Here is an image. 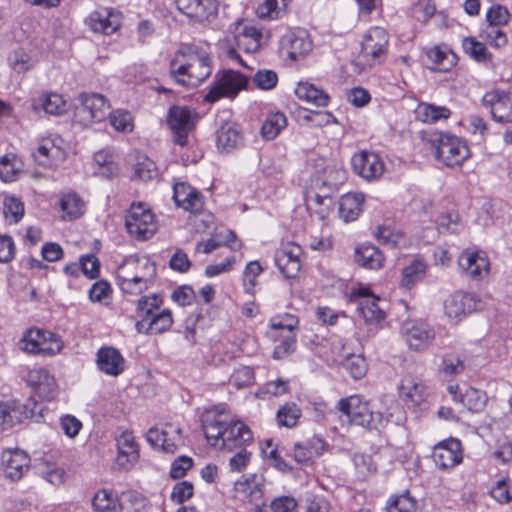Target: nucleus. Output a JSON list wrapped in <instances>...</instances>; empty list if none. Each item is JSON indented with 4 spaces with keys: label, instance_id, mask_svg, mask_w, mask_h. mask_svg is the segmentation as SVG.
I'll return each mask as SVG.
<instances>
[{
    "label": "nucleus",
    "instance_id": "8",
    "mask_svg": "<svg viewBox=\"0 0 512 512\" xmlns=\"http://www.w3.org/2000/svg\"><path fill=\"white\" fill-rule=\"evenodd\" d=\"M389 35L381 27H372L365 34L360 56L369 65L382 63L387 55Z\"/></svg>",
    "mask_w": 512,
    "mask_h": 512
},
{
    "label": "nucleus",
    "instance_id": "17",
    "mask_svg": "<svg viewBox=\"0 0 512 512\" xmlns=\"http://www.w3.org/2000/svg\"><path fill=\"white\" fill-rule=\"evenodd\" d=\"M461 271L473 280H480L489 272V259L484 252L465 250L458 258Z\"/></svg>",
    "mask_w": 512,
    "mask_h": 512
},
{
    "label": "nucleus",
    "instance_id": "35",
    "mask_svg": "<svg viewBox=\"0 0 512 512\" xmlns=\"http://www.w3.org/2000/svg\"><path fill=\"white\" fill-rule=\"evenodd\" d=\"M24 163L16 154L8 153L0 158V179L3 182L16 181L23 172Z\"/></svg>",
    "mask_w": 512,
    "mask_h": 512
},
{
    "label": "nucleus",
    "instance_id": "62",
    "mask_svg": "<svg viewBox=\"0 0 512 512\" xmlns=\"http://www.w3.org/2000/svg\"><path fill=\"white\" fill-rule=\"evenodd\" d=\"M510 13L508 10L500 5L494 4L486 13V21L490 27H499L506 25L509 21Z\"/></svg>",
    "mask_w": 512,
    "mask_h": 512
},
{
    "label": "nucleus",
    "instance_id": "64",
    "mask_svg": "<svg viewBox=\"0 0 512 512\" xmlns=\"http://www.w3.org/2000/svg\"><path fill=\"white\" fill-rule=\"evenodd\" d=\"M262 267L258 261H250L243 273V284L247 293H252L256 286V279L261 274Z\"/></svg>",
    "mask_w": 512,
    "mask_h": 512
},
{
    "label": "nucleus",
    "instance_id": "42",
    "mask_svg": "<svg viewBox=\"0 0 512 512\" xmlns=\"http://www.w3.org/2000/svg\"><path fill=\"white\" fill-rule=\"evenodd\" d=\"M92 506L95 512H119L121 508L117 495L107 489L96 492L92 500Z\"/></svg>",
    "mask_w": 512,
    "mask_h": 512
},
{
    "label": "nucleus",
    "instance_id": "46",
    "mask_svg": "<svg viewBox=\"0 0 512 512\" xmlns=\"http://www.w3.org/2000/svg\"><path fill=\"white\" fill-rule=\"evenodd\" d=\"M427 265L421 259H414L402 270L401 286L411 288L420 281L426 273Z\"/></svg>",
    "mask_w": 512,
    "mask_h": 512
},
{
    "label": "nucleus",
    "instance_id": "19",
    "mask_svg": "<svg viewBox=\"0 0 512 512\" xmlns=\"http://www.w3.org/2000/svg\"><path fill=\"white\" fill-rule=\"evenodd\" d=\"M25 380L27 385L42 399L51 400L55 397L57 384L47 369L34 367L28 371Z\"/></svg>",
    "mask_w": 512,
    "mask_h": 512
},
{
    "label": "nucleus",
    "instance_id": "52",
    "mask_svg": "<svg viewBox=\"0 0 512 512\" xmlns=\"http://www.w3.org/2000/svg\"><path fill=\"white\" fill-rule=\"evenodd\" d=\"M262 39V33L252 25H245L241 34L237 37L238 46H244L245 40H250L249 45L245 46L248 52H255L259 49Z\"/></svg>",
    "mask_w": 512,
    "mask_h": 512
},
{
    "label": "nucleus",
    "instance_id": "45",
    "mask_svg": "<svg viewBox=\"0 0 512 512\" xmlns=\"http://www.w3.org/2000/svg\"><path fill=\"white\" fill-rule=\"evenodd\" d=\"M426 386L422 380L407 376L402 380L400 391L413 404H419L424 397Z\"/></svg>",
    "mask_w": 512,
    "mask_h": 512
},
{
    "label": "nucleus",
    "instance_id": "12",
    "mask_svg": "<svg viewBox=\"0 0 512 512\" xmlns=\"http://www.w3.org/2000/svg\"><path fill=\"white\" fill-rule=\"evenodd\" d=\"M351 300L357 304L358 313L366 322H379L384 319L385 313L377 304L379 298L368 288L360 287L353 290Z\"/></svg>",
    "mask_w": 512,
    "mask_h": 512
},
{
    "label": "nucleus",
    "instance_id": "16",
    "mask_svg": "<svg viewBox=\"0 0 512 512\" xmlns=\"http://www.w3.org/2000/svg\"><path fill=\"white\" fill-rule=\"evenodd\" d=\"M115 440L117 447L116 463L119 468L128 470L139 460V445L133 432L129 430L123 431Z\"/></svg>",
    "mask_w": 512,
    "mask_h": 512
},
{
    "label": "nucleus",
    "instance_id": "53",
    "mask_svg": "<svg viewBox=\"0 0 512 512\" xmlns=\"http://www.w3.org/2000/svg\"><path fill=\"white\" fill-rule=\"evenodd\" d=\"M4 215L10 223H18L24 216V203L15 196L5 197Z\"/></svg>",
    "mask_w": 512,
    "mask_h": 512
},
{
    "label": "nucleus",
    "instance_id": "9",
    "mask_svg": "<svg viewBox=\"0 0 512 512\" xmlns=\"http://www.w3.org/2000/svg\"><path fill=\"white\" fill-rule=\"evenodd\" d=\"M196 116L185 106H172L167 114V125L172 131L174 143L180 146L188 144V135L194 129Z\"/></svg>",
    "mask_w": 512,
    "mask_h": 512
},
{
    "label": "nucleus",
    "instance_id": "15",
    "mask_svg": "<svg viewBox=\"0 0 512 512\" xmlns=\"http://www.w3.org/2000/svg\"><path fill=\"white\" fill-rule=\"evenodd\" d=\"M352 167L356 174L366 180L378 179L385 170L380 156L373 152L361 151L352 157Z\"/></svg>",
    "mask_w": 512,
    "mask_h": 512
},
{
    "label": "nucleus",
    "instance_id": "54",
    "mask_svg": "<svg viewBox=\"0 0 512 512\" xmlns=\"http://www.w3.org/2000/svg\"><path fill=\"white\" fill-rule=\"evenodd\" d=\"M417 502L409 492L392 497L387 506L388 512H415Z\"/></svg>",
    "mask_w": 512,
    "mask_h": 512
},
{
    "label": "nucleus",
    "instance_id": "61",
    "mask_svg": "<svg viewBox=\"0 0 512 512\" xmlns=\"http://www.w3.org/2000/svg\"><path fill=\"white\" fill-rule=\"evenodd\" d=\"M300 417V409L294 403H287L277 413L278 422L285 427L296 425Z\"/></svg>",
    "mask_w": 512,
    "mask_h": 512
},
{
    "label": "nucleus",
    "instance_id": "59",
    "mask_svg": "<svg viewBox=\"0 0 512 512\" xmlns=\"http://www.w3.org/2000/svg\"><path fill=\"white\" fill-rule=\"evenodd\" d=\"M157 177L155 163L149 158H143L137 162L134 168V178L147 182Z\"/></svg>",
    "mask_w": 512,
    "mask_h": 512
},
{
    "label": "nucleus",
    "instance_id": "21",
    "mask_svg": "<svg viewBox=\"0 0 512 512\" xmlns=\"http://www.w3.org/2000/svg\"><path fill=\"white\" fill-rule=\"evenodd\" d=\"M176 6L194 22L207 21L218 11L217 0H176Z\"/></svg>",
    "mask_w": 512,
    "mask_h": 512
},
{
    "label": "nucleus",
    "instance_id": "27",
    "mask_svg": "<svg viewBox=\"0 0 512 512\" xmlns=\"http://www.w3.org/2000/svg\"><path fill=\"white\" fill-rule=\"evenodd\" d=\"M476 308L477 299L475 294L467 292H456L444 302L445 314L450 319H458Z\"/></svg>",
    "mask_w": 512,
    "mask_h": 512
},
{
    "label": "nucleus",
    "instance_id": "34",
    "mask_svg": "<svg viewBox=\"0 0 512 512\" xmlns=\"http://www.w3.org/2000/svg\"><path fill=\"white\" fill-rule=\"evenodd\" d=\"M295 94L300 100H304L317 107L327 106L330 100L327 93L309 82H300L295 89Z\"/></svg>",
    "mask_w": 512,
    "mask_h": 512
},
{
    "label": "nucleus",
    "instance_id": "23",
    "mask_svg": "<svg viewBox=\"0 0 512 512\" xmlns=\"http://www.w3.org/2000/svg\"><path fill=\"white\" fill-rule=\"evenodd\" d=\"M1 462L4 466L5 476L12 481L20 480L30 467L28 454L17 448L3 451Z\"/></svg>",
    "mask_w": 512,
    "mask_h": 512
},
{
    "label": "nucleus",
    "instance_id": "60",
    "mask_svg": "<svg viewBox=\"0 0 512 512\" xmlns=\"http://www.w3.org/2000/svg\"><path fill=\"white\" fill-rule=\"evenodd\" d=\"M286 7V0H265L258 6L256 12L260 18H277Z\"/></svg>",
    "mask_w": 512,
    "mask_h": 512
},
{
    "label": "nucleus",
    "instance_id": "28",
    "mask_svg": "<svg viewBox=\"0 0 512 512\" xmlns=\"http://www.w3.org/2000/svg\"><path fill=\"white\" fill-rule=\"evenodd\" d=\"M96 364L98 369L109 376H119L125 368V359L113 347H101L97 352Z\"/></svg>",
    "mask_w": 512,
    "mask_h": 512
},
{
    "label": "nucleus",
    "instance_id": "39",
    "mask_svg": "<svg viewBox=\"0 0 512 512\" xmlns=\"http://www.w3.org/2000/svg\"><path fill=\"white\" fill-rule=\"evenodd\" d=\"M173 324L172 314L169 310H160L148 323H141L140 332L143 334H160L171 328Z\"/></svg>",
    "mask_w": 512,
    "mask_h": 512
},
{
    "label": "nucleus",
    "instance_id": "31",
    "mask_svg": "<svg viewBox=\"0 0 512 512\" xmlns=\"http://www.w3.org/2000/svg\"><path fill=\"white\" fill-rule=\"evenodd\" d=\"M243 136L234 123H225L217 131V147L225 152L241 146Z\"/></svg>",
    "mask_w": 512,
    "mask_h": 512
},
{
    "label": "nucleus",
    "instance_id": "22",
    "mask_svg": "<svg viewBox=\"0 0 512 512\" xmlns=\"http://www.w3.org/2000/svg\"><path fill=\"white\" fill-rule=\"evenodd\" d=\"M483 103L489 105L493 119L500 123L512 122V99L509 93L494 90L486 93Z\"/></svg>",
    "mask_w": 512,
    "mask_h": 512
},
{
    "label": "nucleus",
    "instance_id": "13",
    "mask_svg": "<svg viewBox=\"0 0 512 512\" xmlns=\"http://www.w3.org/2000/svg\"><path fill=\"white\" fill-rule=\"evenodd\" d=\"M435 465L441 470L454 468L462 462L461 442L450 438L437 444L432 453Z\"/></svg>",
    "mask_w": 512,
    "mask_h": 512
},
{
    "label": "nucleus",
    "instance_id": "40",
    "mask_svg": "<svg viewBox=\"0 0 512 512\" xmlns=\"http://www.w3.org/2000/svg\"><path fill=\"white\" fill-rule=\"evenodd\" d=\"M117 285L123 293L138 295L149 289L152 283L135 275L127 276V273L116 270Z\"/></svg>",
    "mask_w": 512,
    "mask_h": 512
},
{
    "label": "nucleus",
    "instance_id": "49",
    "mask_svg": "<svg viewBox=\"0 0 512 512\" xmlns=\"http://www.w3.org/2000/svg\"><path fill=\"white\" fill-rule=\"evenodd\" d=\"M377 241L390 248H395L405 243V235L390 227H378L374 233Z\"/></svg>",
    "mask_w": 512,
    "mask_h": 512
},
{
    "label": "nucleus",
    "instance_id": "14",
    "mask_svg": "<svg viewBox=\"0 0 512 512\" xmlns=\"http://www.w3.org/2000/svg\"><path fill=\"white\" fill-rule=\"evenodd\" d=\"M302 248L294 243H287L275 253V264L285 278H295L301 269L300 256Z\"/></svg>",
    "mask_w": 512,
    "mask_h": 512
},
{
    "label": "nucleus",
    "instance_id": "3",
    "mask_svg": "<svg viewBox=\"0 0 512 512\" xmlns=\"http://www.w3.org/2000/svg\"><path fill=\"white\" fill-rule=\"evenodd\" d=\"M337 406L346 416L349 423H354L368 429L379 430L388 421L382 413L371 411L368 403L364 402L358 395L341 399Z\"/></svg>",
    "mask_w": 512,
    "mask_h": 512
},
{
    "label": "nucleus",
    "instance_id": "48",
    "mask_svg": "<svg viewBox=\"0 0 512 512\" xmlns=\"http://www.w3.org/2000/svg\"><path fill=\"white\" fill-rule=\"evenodd\" d=\"M255 382V374L252 367L239 366L234 369L229 377V385L237 390L250 387Z\"/></svg>",
    "mask_w": 512,
    "mask_h": 512
},
{
    "label": "nucleus",
    "instance_id": "37",
    "mask_svg": "<svg viewBox=\"0 0 512 512\" xmlns=\"http://www.w3.org/2000/svg\"><path fill=\"white\" fill-rule=\"evenodd\" d=\"M415 117L423 123H436L441 119H448L451 111L445 106H436L429 103H420L416 107Z\"/></svg>",
    "mask_w": 512,
    "mask_h": 512
},
{
    "label": "nucleus",
    "instance_id": "6",
    "mask_svg": "<svg viewBox=\"0 0 512 512\" xmlns=\"http://www.w3.org/2000/svg\"><path fill=\"white\" fill-rule=\"evenodd\" d=\"M128 233L138 240H147L157 231L154 214L143 204H132L125 218Z\"/></svg>",
    "mask_w": 512,
    "mask_h": 512
},
{
    "label": "nucleus",
    "instance_id": "58",
    "mask_svg": "<svg viewBox=\"0 0 512 512\" xmlns=\"http://www.w3.org/2000/svg\"><path fill=\"white\" fill-rule=\"evenodd\" d=\"M344 368L354 379H361L367 371V364L361 355L351 354L343 362Z\"/></svg>",
    "mask_w": 512,
    "mask_h": 512
},
{
    "label": "nucleus",
    "instance_id": "11",
    "mask_svg": "<svg viewBox=\"0 0 512 512\" xmlns=\"http://www.w3.org/2000/svg\"><path fill=\"white\" fill-rule=\"evenodd\" d=\"M236 497L255 505L256 512H264L266 506L263 500V478L256 474L242 477L234 484Z\"/></svg>",
    "mask_w": 512,
    "mask_h": 512
},
{
    "label": "nucleus",
    "instance_id": "55",
    "mask_svg": "<svg viewBox=\"0 0 512 512\" xmlns=\"http://www.w3.org/2000/svg\"><path fill=\"white\" fill-rule=\"evenodd\" d=\"M111 126L118 132L129 133L133 131L134 124L130 112L125 110H116L109 114Z\"/></svg>",
    "mask_w": 512,
    "mask_h": 512
},
{
    "label": "nucleus",
    "instance_id": "26",
    "mask_svg": "<svg viewBox=\"0 0 512 512\" xmlns=\"http://www.w3.org/2000/svg\"><path fill=\"white\" fill-rule=\"evenodd\" d=\"M32 155L40 166L47 168L58 167L66 159L65 150L51 139L42 140Z\"/></svg>",
    "mask_w": 512,
    "mask_h": 512
},
{
    "label": "nucleus",
    "instance_id": "33",
    "mask_svg": "<svg viewBox=\"0 0 512 512\" xmlns=\"http://www.w3.org/2000/svg\"><path fill=\"white\" fill-rule=\"evenodd\" d=\"M32 108L34 111L43 110L49 115H60L66 110V102L58 93H46L33 101Z\"/></svg>",
    "mask_w": 512,
    "mask_h": 512
},
{
    "label": "nucleus",
    "instance_id": "18",
    "mask_svg": "<svg viewBox=\"0 0 512 512\" xmlns=\"http://www.w3.org/2000/svg\"><path fill=\"white\" fill-rule=\"evenodd\" d=\"M85 23L95 33L111 35L121 26V14L109 8H100L90 13Z\"/></svg>",
    "mask_w": 512,
    "mask_h": 512
},
{
    "label": "nucleus",
    "instance_id": "30",
    "mask_svg": "<svg viewBox=\"0 0 512 512\" xmlns=\"http://www.w3.org/2000/svg\"><path fill=\"white\" fill-rule=\"evenodd\" d=\"M162 299L157 295L143 296L137 301L135 328L140 332L141 323H148L160 311Z\"/></svg>",
    "mask_w": 512,
    "mask_h": 512
},
{
    "label": "nucleus",
    "instance_id": "32",
    "mask_svg": "<svg viewBox=\"0 0 512 512\" xmlns=\"http://www.w3.org/2000/svg\"><path fill=\"white\" fill-rule=\"evenodd\" d=\"M364 202V195L361 193H347L340 198L339 215L345 222L356 220Z\"/></svg>",
    "mask_w": 512,
    "mask_h": 512
},
{
    "label": "nucleus",
    "instance_id": "5",
    "mask_svg": "<svg viewBox=\"0 0 512 512\" xmlns=\"http://www.w3.org/2000/svg\"><path fill=\"white\" fill-rule=\"evenodd\" d=\"M78 100L79 104L74 111L76 123L87 127L106 118L110 106L103 95L83 93Z\"/></svg>",
    "mask_w": 512,
    "mask_h": 512
},
{
    "label": "nucleus",
    "instance_id": "44",
    "mask_svg": "<svg viewBox=\"0 0 512 512\" xmlns=\"http://www.w3.org/2000/svg\"><path fill=\"white\" fill-rule=\"evenodd\" d=\"M60 209L64 219L73 220L83 214L84 202L76 193H66L60 198Z\"/></svg>",
    "mask_w": 512,
    "mask_h": 512
},
{
    "label": "nucleus",
    "instance_id": "4",
    "mask_svg": "<svg viewBox=\"0 0 512 512\" xmlns=\"http://www.w3.org/2000/svg\"><path fill=\"white\" fill-rule=\"evenodd\" d=\"M435 158L448 167L460 166L470 157V150L461 138L448 134L438 133L431 139Z\"/></svg>",
    "mask_w": 512,
    "mask_h": 512
},
{
    "label": "nucleus",
    "instance_id": "50",
    "mask_svg": "<svg viewBox=\"0 0 512 512\" xmlns=\"http://www.w3.org/2000/svg\"><path fill=\"white\" fill-rule=\"evenodd\" d=\"M465 370L464 361L455 354H445L439 366V373L445 377H453L463 373Z\"/></svg>",
    "mask_w": 512,
    "mask_h": 512
},
{
    "label": "nucleus",
    "instance_id": "47",
    "mask_svg": "<svg viewBox=\"0 0 512 512\" xmlns=\"http://www.w3.org/2000/svg\"><path fill=\"white\" fill-rule=\"evenodd\" d=\"M459 402L469 411L478 413L485 408L487 396L486 393L481 390L468 388L465 393L460 396Z\"/></svg>",
    "mask_w": 512,
    "mask_h": 512
},
{
    "label": "nucleus",
    "instance_id": "1",
    "mask_svg": "<svg viewBox=\"0 0 512 512\" xmlns=\"http://www.w3.org/2000/svg\"><path fill=\"white\" fill-rule=\"evenodd\" d=\"M202 428L208 443L219 450L232 451L253 439L252 432L245 423L217 409L203 413Z\"/></svg>",
    "mask_w": 512,
    "mask_h": 512
},
{
    "label": "nucleus",
    "instance_id": "20",
    "mask_svg": "<svg viewBox=\"0 0 512 512\" xmlns=\"http://www.w3.org/2000/svg\"><path fill=\"white\" fill-rule=\"evenodd\" d=\"M281 49L290 59L298 60L312 50V41L304 29L289 31L281 38Z\"/></svg>",
    "mask_w": 512,
    "mask_h": 512
},
{
    "label": "nucleus",
    "instance_id": "10",
    "mask_svg": "<svg viewBox=\"0 0 512 512\" xmlns=\"http://www.w3.org/2000/svg\"><path fill=\"white\" fill-rule=\"evenodd\" d=\"M401 335L411 350L423 351L435 339V330L423 320H409L402 324Z\"/></svg>",
    "mask_w": 512,
    "mask_h": 512
},
{
    "label": "nucleus",
    "instance_id": "57",
    "mask_svg": "<svg viewBox=\"0 0 512 512\" xmlns=\"http://www.w3.org/2000/svg\"><path fill=\"white\" fill-rule=\"evenodd\" d=\"M462 46L465 53L478 62H484L489 58L486 46L474 38H465Z\"/></svg>",
    "mask_w": 512,
    "mask_h": 512
},
{
    "label": "nucleus",
    "instance_id": "25",
    "mask_svg": "<svg viewBox=\"0 0 512 512\" xmlns=\"http://www.w3.org/2000/svg\"><path fill=\"white\" fill-rule=\"evenodd\" d=\"M173 199L178 207L191 213H199L204 206L201 193L185 182L174 184Z\"/></svg>",
    "mask_w": 512,
    "mask_h": 512
},
{
    "label": "nucleus",
    "instance_id": "51",
    "mask_svg": "<svg viewBox=\"0 0 512 512\" xmlns=\"http://www.w3.org/2000/svg\"><path fill=\"white\" fill-rule=\"evenodd\" d=\"M427 56L434 64V68L440 71H448L455 64V55L439 47L430 49Z\"/></svg>",
    "mask_w": 512,
    "mask_h": 512
},
{
    "label": "nucleus",
    "instance_id": "29",
    "mask_svg": "<svg viewBox=\"0 0 512 512\" xmlns=\"http://www.w3.org/2000/svg\"><path fill=\"white\" fill-rule=\"evenodd\" d=\"M180 428L168 425L159 431L157 428L148 430L146 439L153 447L162 448L167 453H174L180 440Z\"/></svg>",
    "mask_w": 512,
    "mask_h": 512
},
{
    "label": "nucleus",
    "instance_id": "38",
    "mask_svg": "<svg viewBox=\"0 0 512 512\" xmlns=\"http://www.w3.org/2000/svg\"><path fill=\"white\" fill-rule=\"evenodd\" d=\"M323 448V441L319 438H313L304 444H295L293 448V456L298 463L305 464L319 456L322 453Z\"/></svg>",
    "mask_w": 512,
    "mask_h": 512
},
{
    "label": "nucleus",
    "instance_id": "43",
    "mask_svg": "<svg viewBox=\"0 0 512 512\" xmlns=\"http://www.w3.org/2000/svg\"><path fill=\"white\" fill-rule=\"evenodd\" d=\"M287 119L284 113L274 112L267 115L261 127V135L266 140H273L286 127Z\"/></svg>",
    "mask_w": 512,
    "mask_h": 512
},
{
    "label": "nucleus",
    "instance_id": "7",
    "mask_svg": "<svg viewBox=\"0 0 512 512\" xmlns=\"http://www.w3.org/2000/svg\"><path fill=\"white\" fill-rule=\"evenodd\" d=\"M247 83L248 79L242 73L234 70L223 71L205 95V101L213 103L222 97L234 98L246 88Z\"/></svg>",
    "mask_w": 512,
    "mask_h": 512
},
{
    "label": "nucleus",
    "instance_id": "24",
    "mask_svg": "<svg viewBox=\"0 0 512 512\" xmlns=\"http://www.w3.org/2000/svg\"><path fill=\"white\" fill-rule=\"evenodd\" d=\"M118 271L127 273V276L135 275L152 283L156 277L155 264L146 255H132L124 259L117 267Z\"/></svg>",
    "mask_w": 512,
    "mask_h": 512
},
{
    "label": "nucleus",
    "instance_id": "41",
    "mask_svg": "<svg viewBox=\"0 0 512 512\" xmlns=\"http://www.w3.org/2000/svg\"><path fill=\"white\" fill-rule=\"evenodd\" d=\"M47 338L53 339V332L38 328L29 329L20 341V348L27 353L35 354Z\"/></svg>",
    "mask_w": 512,
    "mask_h": 512
},
{
    "label": "nucleus",
    "instance_id": "2",
    "mask_svg": "<svg viewBox=\"0 0 512 512\" xmlns=\"http://www.w3.org/2000/svg\"><path fill=\"white\" fill-rule=\"evenodd\" d=\"M212 72L211 59L206 51L195 45H183L170 62V74L180 85L194 88Z\"/></svg>",
    "mask_w": 512,
    "mask_h": 512
},
{
    "label": "nucleus",
    "instance_id": "36",
    "mask_svg": "<svg viewBox=\"0 0 512 512\" xmlns=\"http://www.w3.org/2000/svg\"><path fill=\"white\" fill-rule=\"evenodd\" d=\"M356 262L368 269H378L382 266L384 257L382 252L374 245H362L356 249Z\"/></svg>",
    "mask_w": 512,
    "mask_h": 512
},
{
    "label": "nucleus",
    "instance_id": "63",
    "mask_svg": "<svg viewBox=\"0 0 512 512\" xmlns=\"http://www.w3.org/2000/svg\"><path fill=\"white\" fill-rule=\"evenodd\" d=\"M298 319L296 316L285 313L277 315L270 320V326L273 330L286 331L288 334H294V330L298 326Z\"/></svg>",
    "mask_w": 512,
    "mask_h": 512
},
{
    "label": "nucleus",
    "instance_id": "56",
    "mask_svg": "<svg viewBox=\"0 0 512 512\" xmlns=\"http://www.w3.org/2000/svg\"><path fill=\"white\" fill-rule=\"evenodd\" d=\"M9 65L15 72L24 73L34 67L35 61L28 53L19 49L9 57Z\"/></svg>",
    "mask_w": 512,
    "mask_h": 512
}]
</instances>
